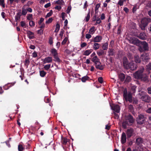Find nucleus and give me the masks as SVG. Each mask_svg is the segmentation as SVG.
Listing matches in <instances>:
<instances>
[{"label":"nucleus","instance_id":"f257e3e1","mask_svg":"<svg viewBox=\"0 0 151 151\" xmlns=\"http://www.w3.org/2000/svg\"><path fill=\"white\" fill-rule=\"evenodd\" d=\"M144 70V69L142 68L134 73L133 75L135 78L147 82L148 81V76L147 74L143 73Z\"/></svg>","mask_w":151,"mask_h":151},{"label":"nucleus","instance_id":"f03ea898","mask_svg":"<svg viewBox=\"0 0 151 151\" xmlns=\"http://www.w3.org/2000/svg\"><path fill=\"white\" fill-rule=\"evenodd\" d=\"M134 122L133 117L130 115L125 116V119L122 123L123 127L126 128L127 125H130L133 123Z\"/></svg>","mask_w":151,"mask_h":151},{"label":"nucleus","instance_id":"7ed1b4c3","mask_svg":"<svg viewBox=\"0 0 151 151\" xmlns=\"http://www.w3.org/2000/svg\"><path fill=\"white\" fill-rule=\"evenodd\" d=\"M151 22V19L150 18L144 17L141 20V24L140 27L142 30H144L145 27L148 25L149 23Z\"/></svg>","mask_w":151,"mask_h":151},{"label":"nucleus","instance_id":"20e7f679","mask_svg":"<svg viewBox=\"0 0 151 151\" xmlns=\"http://www.w3.org/2000/svg\"><path fill=\"white\" fill-rule=\"evenodd\" d=\"M138 95L139 96L140 99L142 101L147 102L150 101L151 97L145 92L143 91H141L139 93Z\"/></svg>","mask_w":151,"mask_h":151},{"label":"nucleus","instance_id":"39448f33","mask_svg":"<svg viewBox=\"0 0 151 151\" xmlns=\"http://www.w3.org/2000/svg\"><path fill=\"white\" fill-rule=\"evenodd\" d=\"M138 45V50L141 52L147 51L149 50L148 43L145 41L140 42Z\"/></svg>","mask_w":151,"mask_h":151},{"label":"nucleus","instance_id":"423d86ee","mask_svg":"<svg viewBox=\"0 0 151 151\" xmlns=\"http://www.w3.org/2000/svg\"><path fill=\"white\" fill-rule=\"evenodd\" d=\"M124 98L126 101H129L130 103L132 102V98L130 93H127V91L125 90L123 94Z\"/></svg>","mask_w":151,"mask_h":151},{"label":"nucleus","instance_id":"0eeeda50","mask_svg":"<svg viewBox=\"0 0 151 151\" xmlns=\"http://www.w3.org/2000/svg\"><path fill=\"white\" fill-rule=\"evenodd\" d=\"M50 52L55 60L58 62H60V60L58 57V53L57 50L55 48H52Z\"/></svg>","mask_w":151,"mask_h":151},{"label":"nucleus","instance_id":"6e6552de","mask_svg":"<svg viewBox=\"0 0 151 151\" xmlns=\"http://www.w3.org/2000/svg\"><path fill=\"white\" fill-rule=\"evenodd\" d=\"M146 118L143 114H140L138 115L137 122L138 124H142L145 123Z\"/></svg>","mask_w":151,"mask_h":151},{"label":"nucleus","instance_id":"1a4fd4ad","mask_svg":"<svg viewBox=\"0 0 151 151\" xmlns=\"http://www.w3.org/2000/svg\"><path fill=\"white\" fill-rule=\"evenodd\" d=\"M140 42V41L137 38L135 37H132L131 38L130 40H129L130 43L134 45H136L138 46L139 45V44Z\"/></svg>","mask_w":151,"mask_h":151},{"label":"nucleus","instance_id":"9d476101","mask_svg":"<svg viewBox=\"0 0 151 151\" xmlns=\"http://www.w3.org/2000/svg\"><path fill=\"white\" fill-rule=\"evenodd\" d=\"M123 66H127L128 65V66H134V64L132 62L129 63L126 57H123Z\"/></svg>","mask_w":151,"mask_h":151},{"label":"nucleus","instance_id":"9b49d317","mask_svg":"<svg viewBox=\"0 0 151 151\" xmlns=\"http://www.w3.org/2000/svg\"><path fill=\"white\" fill-rule=\"evenodd\" d=\"M91 60L96 64L95 66H100V63L99 61V60L98 58L96 56H94L93 58H92ZM101 66H102L101 65Z\"/></svg>","mask_w":151,"mask_h":151},{"label":"nucleus","instance_id":"f8f14e48","mask_svg":"<svg viewBox=\"0 0 151 151\" xmlns=\"http://www.w3.org/2000/svg\"><path fill=\"white\" fill-rule=\"evenodd\" d=\"M126 133L127 137L130 138L134 134V131L133 129L130 128L127 130Z\"/></svg>","mask_w":151,"mask_h":151},{"label":"nucleus","instance_id":"ddd939ff","mask_svg":"<svg viewBox=\"0 0 151 151\" xmlns=\"http://www.w3.org/2000/svg\"><path fill=\"white\" fill-rule=\"evenodd\" d=\"M121 142L122 144H124L126 143L127 141V138L126 134L123 132L121 137Z\"/></svg>","mask_w":151,"mask_h":151},{"label":"nucleus","instance_id":"4468645a","mask_svg":"<svg viewBox=\"0 0 151 151\" xmlns=\"http://www.w3.org/2000/svg\"><path fill=\"white\" fill-rule=\"evenodd\" d=\"M113 110L117 113H119L120 111V107L117 105H114L112 107Z\"/></svg>","mask_w":151,"mask_h":151},{"label":"nucleus","instance_id":"2eb2a0df","mask_svg":"<svg viewBox=\"0 0 151 151\" xmlns=\"http://www.w3.org/2000/svg\"><path fill=\"white\" fill-rule=\"evenodd\" d=\"M102 39V37L101 36L98 35L94 38L93 41L94 42H100Z\"/></svg>","mask_w":151,"mask_h":151},{"label":"nucleus","instance_id":"dca6fc26","mask_svg":"<svg viewBox=\"0 0 151 151\" xmlns=\"http://www.w3.org/2000/svg\"><path fill=\"white\" fill-rule=\"evenodd\" d=\"M27 34L29 38L30 39H33L34 38V33L28 30L27 31Z\"/></svg>","mask_w":151,"mask_h":151},{"label":"nucleus","instance_id":"f3484780","mask_svg":"<svg viewBox=\"0 0 151 151\" xmlns=\"http://www.w3.org/2000/svg\"><path fill=\"white\" fill-rule=\"evenodd\" d=\"M21 11L20 10H19V12L17 13L16 15L15 16V19L17 22L20 19L22 16Z\"/></svg>","mask_w":151,"mask_h":151},{"label":"nucleus","instance_id":"a211bd4d","mask_svg":"<svg viewBox=\"0 0 151 151\" xmlns=\"http://www.w3.org/2000/svg\"><path fill=\"white\" fill-rule=\"evenodd\" d=\"M93 51V50L91 49L86 50L83 53V55H86V56H88L91 52H92Z\"/></svg>","mask_w":151,"mask_h":151},{"label":"nucleus","instance_id":"6ab92c4d","mask_svg":"<svg viewBox=\"0 0 151 151\" xmlns=\"http://www.w3.org/2000/svg\"><path fill=\"white\" fill-rule=\"evenodd\" d=\"M52 58L51 57H48L46 58L44 60V62L45 63H49L52 61Z\"/></svg>","mask_w":151,"mask_h":151},{"label":"nucleus","instance_id":"aec40b11","mask_svg":"<svg viewBox=\"0 0 151 151\" xmlns=\"http://www.w3.org/2000/svg\"><path fill=\"white\" fill-rule=\"evenodd\" d=\"M139 38L141 39L144 40L146 39V37L145 34L144 33H141L138 36Z\"/></svg>","mask_w":151,"mask_h":151},{"label":"nucleus","instance_id":"412c9836","mask_svg":"<svg viewBox=\"0 0 151 151\" xmlns=\"http://www.w3.org/2000/svg\"><path fill=\"white\" fill-rule=\"evenodd\" d=\"M97 53L99 56H101V55H104L106 54V52L103 50L102 49H101L98 51Z\"/></svg>","mask_w":151,"mask_h":151},{"label":"nucleus","instance_id":"4be33fe9","mask_svg":"<svg viewBox=\"0 0 151 151\" xmlns=\"http://www.w3.org/2000/svg\"><path fill=\"white\" fill-rule=\"evenodd\" d=\"M100 46V44L98 43H94L93 45V47L94 50H96L99 49Z\"/></svg>","mask_w":151,"mask_h":151},{"label":"nucleus","instance_id":"5701e85b","mask_svg":"<svg viewBox=\"0 0 151 151\" xmlns=\"http://www.w3.org/2000/svg\"><path fill=\"white\" fill-rule=\"evenodd\" d=\"M143 142L142 139L140 137L136 139V143L138 145L142 143Z\"/></svg>","mask_w":151,"mask_h":151},{"label":"nucleus","instance_id":"b1692460","mask_svg":"<svg viewBox=\"0 0 151 151\" xmlns=\"http://www.w3.org/2000/svg\"><path fill=\"white\" fill-rule=\"evenodd\" d=\"M114 50L113 49H109L108 52L109 53V56H113L114 55Z\"/></svg>","mask_w":151,"mask_h":151},{"label":"nucleus","instance_id":"393cba45","mask_svg":"<svg viewBox=\"0 0 151 151\" xmlns=\"http://www.w3.org/2000/svg\"><path fill=\"white\" fill-rule=\"evenodd\" d=\"M119 79L122 81H123L125 78V75L123 73H120L119 75Z\"/></svg>","mask_w":151,"mask_h":151},{"label":"nucleus","instance_id":"a878e982","mask_svg":"<svg viewBox=\"0 0 151 151\" xmlns=\"http://www.w3.org/2000/svg\"><path fill=\"white\" fill-rule=\"evenodd\" d=\"M134 60L136 63H139L141 62L140 59L138 56L135 57Z\"/></svg>","mask_w":151,"mask_h":151},{"label":"nucleus","instance_id":"bb28decb","mask_svg":"<svg viewBox=\"0 0 151 151\" xmlns=\"http://www.w3.org/2000/svg\"><path fill=\"white\" fill-rule=\"evenodd\" d=\"M90 11L89 10L88 12L87 16L85 17V20L86 22H88L90 18Z\"/></svg>","mask_w":151,"mask_h":151},{"label":"nucleus","instance_id":"cd10ccee","mask_svg":"<svg viewBox=\"0 0 151 151\" xmlns=\"http://www.w3.org/2000/svg\"><path fill=\"white\" fill-rule=\"evenodd\" d=\"M142 56H144L145 57L144 58V61L145 62H148V60L150 59L149 58V57L147 55L146 56H145V55L144 54H142ZM143 59V58H142Z\"/></svg>","mask_w":151,"mask_h":151},{"label":"nucleus","instance_id":"c85d7f7f","mask_svg":"<svg viewBox=\"0 0 151 151\" xmlns=\"http://www.w3.org/2000/svg\"><path fill=\"white\" fill-rule=\"evenodd\" d=\"M108 47V43L106 42L104 43L102 46V48L104 50H106L107 49Z\"/></svg>","mask_w":151,"mask_h":151},{"label":"nucleus","instance_id":"c756f323","mask_svg":"<svg viewBox=\"0 0 151 151\" xmlns=\"http://www.w3.org/2000/svg\"><path fill=\"white\" fill-rule=\"evenodd\" d=\"M89 78L88 76H85L83 77L81 79V81L83 82H85L86 80H88Z\"/></svg>","mask_w":151,"mask_h":151},{"label":"nucleus","instance_id":"7c9ffc66","mask_svg":"<svg viewBox=\"0 0 151 151\" xmlns=\"http://www.w3.org/2000/svg\"><path fill=\"white\" fill-rule=\"evenodd\" d=\"M60 28V25L59 24L57 23L56 25V28L54 31V32H58Z\"/></svg>","mask_w":151,"mask_h":151},{"label":"nucleus","instance_id":"2f4dec72","mask_svg":"<svg viewBox=\"0 0 151 151\" xmlns=\"http://www.w3.org/2000/svg\"><path fill=\"white\" fill-rule=\"evenodd\" d=\"M100 5H101V4L100 3L98 4H97L96 5V7H95V13H97V12H98V11H98L99 8L100 7Z\"/></svg>","mask_w":151,"mask_h":151},{"label":"nucleus","instance_id":"473e14b6","mask_svg":"<svg viewBox=\"0 0 151 151\" xmlns=\"http://www.w3.org/2000/svg\"><path fill=\"white\" fill-rule=\"evenodd\" d=\"M27 13V9L22 8V13H21L22 15H23L25 16Z\"/></svg>","mask_w":151,"mask_h":151},{"label":"nucleus","instance_id":"72a5a7b5","mask_svg":"<svg viewBox=\"0 0 151 151\" xmlns=\"http://www.w3.org/2000/svg\"><path fill=\"white\" fill-rule=\"evenodd\" d=\"M40 73L41 77H44L46 75V73L43 70H41L40 71Z\"/></svg>","mask_w":151,"mask_h":151},{"label":"nucleus","instance_id":"f704fd0d","mask_svg":"<svg viewBox=\"0 0 151 151\" xmlns=\"http://www.w3.org/2000/svg\"><path fill=\"white\" fill-rule=\"evenodd\" d=\"M95 27H91L89 29V33L90 34H93L94 32V29H95Z\"/></svg>","mask_w":151,"mask_h":151},{"label":"nucleus","instance_id":"c9c22d12","mask_svg":"<svg viewBox=\"0 0 151 151\" xmlns=\"http://www.w3.org/2000/svg\"><path fill=\"white\" fill-rule=\"evenodd\" d=\"M63 3L64 2L63 0H58L56 1L55 4L60 5H62Z\"/></svg>","mask_w":151,"mask_h":151},{"label":"nucleus","instance_id":"e433bc0d","mask_svg":"<svg viewBox=\"0 0 151 151\" xmlns=\"http://www.w3.org/2000/svg\"><path fill=\"white\" fill-rule=\"evenodd\" d=\"M53 13V12L52 10H50V12L48 13L46 15L45 18H47L51 16Z\"/></svg>","mask_w":151,"mask_h":151},{"label":"nucleus","instance_id":"4c0bfd02","mask_svg":"<svg viewBox=\"0 0 151 151\" xmlns=\"http://www.w3.org/2000/svg\"><path fill=\"white\" fill-rule=\"evenodd\" d=\"M0 5L3 8L5 7V4L4 0H0Z\"/></svg>","mask_w":151,"mask_h":151},{"label":"nucleus","instance_id":"58836bf2","mask_svg":"<svg viewBox=\"0 0 151 151\" xmlns=\"http://www.w3.org/2000/svg\"><path fill=\"white\" fill-rule=\"evenodd\" d=\"M32 14H29L27 17V19L30 20L32 19Z\"/></svg>","mask_w":151,"mask_h":151},{"label":"nucleus","instance_id":"ea45409f","mask_svg":"<svg viewBox=\"0 0 151 151\" xmlns=\"http://www.w3.org/2000/svg\"><path fill=\"white\" fill-rule=\"evenodd\" d=\"M20 25L23 27L26 28V24L24 21H21L20 22Z\"/></svg>","mask_w":151,"mask_h":151},{"label":"nucleus","instance_id":"a19ab883","mask_svg":"<svg viewBox=\"0 0 151 151\" xmlns=\"http://www.w3.org/2000/svg\"><path fill=\"white\" fill-rule=\"evenodd\" d=\"M24 149V148L22 146V145H19L18 146V150L19 151H23Z\"/></svg>","mask_w":151,"mask_h":151},{"label":"nucleus","instance_id":"79ce46f5","mask_svg":"<svg viewBox=\"0 0 151 151\" xmlns=\"http://www.w3.org/2000/svg\"><path fill=\"white\" fill-rule=\"evenodd\" d=\"M68 139L66 138H63L62 139V142L63 144H66L68 141Z\"/></svg>","mask_w":151,"mask_h":151},{"label":"nucleus","instance_id":"37998d69","mask_svg":"<svg viewBox=\"0 0 151 151\" xmlns=\"http://www.w3.org/2000/svg\"><path fill=\"white\" fill-rule=\"evenodd\" d=\"M29 63V60L28 59H26L25 60L24 62V65L26 66H28Z\"/></svg>","mask_w":151,"mask_h":151},{"label":"nucleus","instance_id":"c03bdc74","mask_svg":"<svg viewBox=\"0 0 151 151\" xmlns=\"http://www.w3.org/2000/svg\"><path fill=\"white\" fill-rule=\"evenodd\" d=\"M121 26L120 25L118 27L117 32V34L118 35L120 34L121 33Z\"/></svg>","mask_w":151,"mask_h":151},{"label":"nucleus","instance_id":"a18cd8bd","mask_svg":"<svg viewBox=\"0 0 151 151\" xmlns=\"http://www.w3.org/2000/svg\"><path fill=\"white\" fill-rule=\"evenodd\" d=\"M136 87L135 86H132L131 87L132 91L133 93H134L135 92L136 88Z\"/></svg>","mask_w":151,"mask_h":151},{"label":"nucleus","instance_id":"49530a36","mask_svg":"<svg viewBox=\"0 0 151 151\" xmlns=\"http://www.w3.org/2000/svg\"><path fill=\"white\" fill-rule=\"evenodd\" d=\"M53 20V19L52 17L49 18L48 20L46 22V24H49L51 23L52 22Z\"/></svg>","mask_w":151,"mask_h":151},{"label":"nucleus","instance_id":"de8ad7c7","mask_svg":"<svg viewBox=\"0 0 151 151\" xmlns=\"http://www.w3.org/2000/svg\"><path fill=\"white\" fill-rule=\"evenodd\" d=\"M29 25L31 27H34L35 25V23L33 21H30L29 22Z\"/></svg>","mask_w":151,"mask_h":151},{"label":"nucleus","instance_id":"09e8293b","mask_svg":"<svg viewBox=\"0 0 151 151\" xmlns=\"http://www.w3.org/2000/svg\"><path fill=\"white\" fill-rule=\"evenodd\" d=\"M37 34L41 35L43 34V30L42 29L38 30L37 31Z\"/></svg>","mask_w":151,"mask_h":151},{"label":"nucleus","instance_id":"8fccbe9b","mask_svg":"<svg viewBox=\"0 0 151 151\" xmlns=\"http://www.w3.org/2000/svg\"><path fill=\"white\" fill-rule=\"evenodd\" d=\"M68 40L67 37H65L64 39L63 40L61 44L63 45H64L65 44Z\"/></svg>","mask_w":151,"mask_h":151},{"label":"nucleus","instance_id":"3c124183","mask_svg":"<svg viewBox=\"0 0 151 151\" xmlns=\"http://www.w3.org/2000/svg\"><path fill=\"white\" fill-rule=\"evenodd\" d=\"M49 43L50 45H52L53 44V38L51 37H49Z\"/></svg>","mask_w":151,"mask_h":151},{"label":"nucleus","instance_id":"603ef678","mask_svg":"<svg viewBox=\"0 0 151 151\" xmlns=\"http://www.w3.org/2000/svg\"><path fill=\"white\" fill-rule=\"evenodd\" d=\"M44 19L43 18H40V20L39 21H38V24L39 25H40V24H41L43 22V21H44Z\"/></svg>","mask_w":151,"mask_h":151},{"label":"nucleus","instance_id":"864d4df0","mask_svg":"<svg viewBox=\"0 0 151 151\" xmlns=\"http://www.w3.org/2000/svg\"><path fill=\"white\" fill-rule=\"evenodd\" d=\"M96 23H95V25H96L97 24H99L101 22V21L100 20V18H99V17L97 18L96 20Z\"/></svg>","mask_w":151,"mask_h":151},{"label":"nucleus","instance_id":"5fc2aeb1","mask_svg":"<svg viewBox=\"0 0 151 151\" xmlns=\"http://www.w3.org/2000/svg\"><path fill=\"white\" fill-rule=\"evenodd\" d=\"M98 81L101 83H102L103 82V79L102 77H100L98 78Z\"/></svg>","mask_w":151,"mask_h":151},{"label":"nucleus","instance_id":"6e6d98bb","mask_svg":"<svg viewBox=\"0 0 151 151\" xmlns=\"http://www.w3.org/2000/svg\"><path fill=\"white\" fill-rule=\"evenodd\" d=\"M87 45V43L86 42H82L81 45V46L82 48H83L85 46H86Z\"/></svg>","mask_w":151,"mask_h":151},{"label":"nucleus","instance_id":"4d7b16f0","mask_svg":"<svg viewBox=\"0 0 151 151\" xmlns=\"http://www.w3.org/2000/svg\"><path fill=\"white\" fill-rule=\"evenodd\" d=\"M51 5V4L50 2L48 3L45 4L44 6V7L45 8H47L50 7Z\"/></svg>","mask_w":151,"mask_h":151},{"label":"nucleus","instance_id":"13d9d810","mask_svg":"<svg viewBox=\"0 0 151 151\" xmlns=\"http://www.w3.org/2000/svg\"><path fill=\"white\" fill-rule=\"evenodd\" d=\"M124 3V1H122V0H120L118 3V4L120 6H122L123 5Z\"/></svg>","mask_w":151,"mask_h":151},{"label":"nucleus","instance_id":"bf43d9fd","mask_svg":"<svg viewBox=\"0 0 151 151\" xmlns=\"http://www.w3.org/2000/svg\"><path fill=\"white\" fill-rule=\"evenodd\" d=\"M91 37V36L90 34H87L86 35V37L87 39L90 38Z\"/></svg>","mask_w":151,"mask_h":151},{"label":"nucleus","instance_id":"052dcab7","mask_svg":"<svg viewBox=\"0 0 151 151\" xmlns=\"http://www.w3.org/2000/svg\"><path fill=\"white\" fill-rule=\"evenodd\" d=\"M55 8L58 10H60L61 9V6H57L55 7Z\"/></svg>","mask_w":151,"mask_h":151},{"label":"nucleus","instance_id":"680f3d73","mask_svg":"<svg viewBox=\"0 0 151 151\" xmlns=\"http://www.w3.org/2000/svg\"><path fill=\"white\" fill-rule=\"evenodd\" d=\"M114 118L115 119H118L119 117V115L115 112H114Z\"/></svg>","mask_w":151,"mask_h":151},{"label":"nucleus","instance_id":"e2e57ef3","mask_svg":"<svg viewBox=\"0 0 151 151\" xmlns=\"http://www.w3.org/2000/svg\"><path fill=\"white\" fill-rule=\"evenodd\" d=\"M124 10L125 12L126 13H127L129 12V9L127 7H124Z\"/></svg>","mask_w":151,"mask_h":151},{"label":"nucleus","instance_id":"0e129e2a","mask_svg":"<svg viewBox=\"0 0 151 151\" xmlns=\"http://www.w3.org/2000/svg\"><path fill=\"white\" fill-rule=\"evenodd\" d=\"M105 18V16L104 14L102 13L101 14V20H104Z\"/></svg>","mask_w":151,"mask_h":151},{"label":"nucleus","instance_id":"69168bd1","mask_svg":"<svg viewBox=\"0 0 151 151\" xmlns=\"http://www.w3.org/2000/svg\"><path fill=\"white\" fill-rule=\"evenodd\" d=\"M32 54V57L33 58H36L37 56V54L36 52H34Z\"/></svg>","mask_w":151,"mask_h":151},{"label":"nucleus","instance_id":"338daca9","mask_svg":"<svg viewBox=\"0 0 151 151\" xmlns=\"http://www.w3.org/2000/svg\"><path fill=\"white\" fill-rule=\"evenodd\" d=\"M148 113L151 114V107L148 108L146 111Z\"/></svg>","mask_w":151,"mask_h":151},{"label":"nucleus","instance_id":"774afa93","mask_svg":"<svg viewBox=\"0 0 151 151\" xmlns=\"http://www.w3.org/2000/svg\"><path fill=\"white\" fill-rule=\"evenodd\" d=\"M147 90L148 93L149 94H151V87L148 88Z\"/></svg>","mask_w":151,"mask_h":151}]
</instances>
